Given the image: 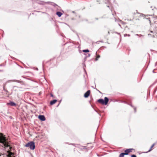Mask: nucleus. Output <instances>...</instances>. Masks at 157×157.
I'll return each mask as SVG.
<instances>
[{
    "label": "nucleus",
    "mask_w": 157,
    "mask_h": 157,
    "mask_svg": "<svg viewBox=\"0 0 157 157\" xmlns=\"http://www.w3.org/2000/svg\"><path fill=\"white\" fill-rule=\"evenodd\" d=\"M39 118L41 121H44L45 120V118L44 115H39L38 117Z\"/></svg>",
    "instance_id": "obj_7"
},
{
    "label": "nucleus",
    "mask_w": 157,
    "mask_h": 157,
    "mask_svg": "<svg viewBox=\"0 0 157 157\" xmlns=\"http://www.w3.org/2000/svg\"><path fill=\"white\" fill-rule=\"evenodd\" d=\"M8 157H15L13 156L14 154L12 152H11L10 151H8Z\"/></svg>",
    "instance_id": "obj_8"
},
{
    "label": "nucleus",
    "mask_w": 157,
    "mask_h": 157,
    "mask_svg": "<svg viewBox=\"0 0 157 157\" xmlns=\"http://www.w3.org/2000/svg\"><path fill=\"white\" fill-rule=\"evenodd\" d=\"M57 101L56 100H53L51 101L50 102L51 105H53L55 104Z\"/></svg>",
    "instance_id": "obj_10"
},
{
    "label": "nucleus",
    "mask_w": 157,
    "mask_h": 157,
    "mask_svg": "<svg viewBox=\"0 0 157 157\" xmlns=\"http://www.w3.org/2000/svg\"><path fill=\"white\" fill-rule=\"evenodd\" d=\"M90 90H88L85 94L84 95V96L85 98H87L89 96L90 94Z\"/></svg>",
    "instance_id": "obj_6"
},
{
    "label": "nucleus",
    "mask_w": 157,
    "mask_h": 157,
    "mask_svg": "<svg viewBox=\"0 0 157 157\" xmlns=\"http://www.w3.org/2000/svg\"><path fill=\"white\" fill-rule=\"evenodd\" d=\"M119 25L122 29H125L127 27V23L122 21H121L120 22Z\"/></svg>",
    "instance_id": "obj_4"
},
{
    "label": "nucleus",
    "mask_w": 157,
    "mask_h": 157,
    "mask_svg": "<svg viewBox=\"0 0 157 157\" xmlns=\"http://www.w3.org/2000/svg\"><path fill=\"white\" fill-rule=\"evenodd\" d=\"M25 146L26 147H29L31 149L33 150L35 148V144L33 142H30L28 143Z\"/></svg>",
    "instance_id": "obj_3"
},
{
    "label": "nucleus",
    "mask_w": 157,
    "mask_h": 157,
    "mask_svg": "<svg viewBox=\"0 0 157 157\" xmlns=\"http://www.w3.org/2000/svg\"><path fill=\"white\" fill-rule=\"evenodd\" d=\"M96 57L95 59V60L96 61L98 60V59L100 57V56L99 55H97V54H96Z\"/></svg>",
    "instance_id": "obj_13"
},
{
    "label": "nucleus",
    "mask_w": 157,
    "mask_h": 157,
    "mask_svg": "<svg viewBox=\"0 0 157 157\" xmlns=\"http://www.w3.org/2000/svg\"><path fill=\"white\" fill-rule=\"evenodd\" d=\"M109 100L108 98L105 97L104 98V100L103 99H100L98 100V101L102 105H106L108 104Z\"/></svg>",
    "instance_id": "obj_2"
},
{
    "label": "nucleus",
    "mask_w": 157,
    "mask_h": 157,
    "mask_svg": "<svg viewBox=\"0 0 157 157\" xmlns=\"http://www.w3.org/2000/svg\"><path fill=\"white\" fill-rule=\"evenodd\" d=\"M83 148L84 149H85V148L84 147H83Z\"/></svg>",
    "instance_id": "obj_20"
},
{
    "label": "nucleus",
    "mask_w": 157,
    "mask_h": 157,
    "mask_svg": "<svg viewBox=\"0 0 157 157\" xmlns=\"http://www.w3.org/2000/svg\"><path fill=\"white\" fill-rule=\"evenodd\" d=\"M155 145V144H153L151 146L150 148V149L149 150V151L147 152H147H150V151H151L152 150V149H153V147H154V145Z\"/></svg>",
    "instance_id": "obj_12"
},
{
    "label": "nucleus",
    "mask_w": 157,
    "mask_h": 157,
    "mask_svg": "<svg viewBox=\"0 0 157 157\" xmlns=\"http://www.w3.org/2000/svg\"><path fill=\"white\" fill-rule=\"evenodd\" d=\"M134 150L133 148L127 149L124 151L125 153H124V154L125 155H127L129 153L132 152L133 150Z\"/></svg>",
    "instance_id": "obj_5"
},
{
    "label": "nucleus",
    "mask_w": 157,
    "mask_h": 157,
    "mask_svg": "<svg viewBox=\"0 0 157 157\" xmlns=\"http://www.w3.org/2000/svg\"><path fill=\"white\" fill-rule=\"evenodd\" d=\"M124 36H127V34H124Z\"/></svg>",
    "instance_id": "obj_17"
},
{
    "label": "nucleus",
    "mask_w": 157,
    "mask_h": 157,
    "mask_svg": "<svg viewBox=\"0 0 157 157\" xmlns=\"http://www.w3.org/2000/svg\"><path fill=\"white\" fill-rule=\"evenodd\" d=\"M8 105H10L11 106H15L16 104L13 102L10 101V103L7 104Z\"/></svg>",
    "instance_id": "obj_9"
},
{
    "label": "nucleus",
    "mask_w": 157,
    "mask_h": 157,
    "mask_svg": "<svg viewBox=\"0 0 157 157\" xmlns=\"http://www.w3.org/2000/svg\"><path fill=\"white\" fill-rule=\"evenodd\" d=\"M127 36H130V35L129 34L127 35Z\"/></svg>",
    "instance_id": "obj_19"
},
{
    "label": "nucleus",
    "mask_w": 157,
    "mask_h": 157,
    "mask_svg": "<svg viewBox=\"0 0 157 157\" xmlns=\"http://www.w3.org/2000/svg\"><path fill=\"white\" fill-rule=\"evenodd\" d=\"M56 14L59 17H60L63 14L61 12L59 11L57 12Z\"/></svg>",
    "instance_id": "obj_11"
},
{
    "label": "nucleus",
    "mask_w": 157,
    "mask_h": 157,
    "mask_svg": "<svg viewBox=\"0 0 157 157\" xmlns=\"http://www.w3.org/2000/svg\"><path fill=\"white\" fill-rule=\"evenodd\" d=\"M51 96H53V95H51Z\"/></svg>",
    "instance_id": "obj_21"
},
{
    "label": "nucleus",
    "mask_w": 157,
    "mask_h": 157,
    "mask_svg": "<svg viewBox=\"0 0 157 157\" xmlns=\"http://www.w3.org/2000/svg\"><path fill=\"white\" fill-rule=\"evenodd\" d=\"M125 154H124V153H121L119 155V157H124V156Z\"/></svg>",
    "instance_id": "obj_14"
},
{
    "label": "nucleus",
    "mask_w": 157,
    "mask_h": 157,
    "mask_svg": "<svg viewBox=\"0 0 157 157\" xmlns=\"http://www.w3.org/2000/svg\"><path fill=\"white\" fill-rule=\"evenodd\" d=\"M3 155L2 153H0V157H1Z\"/></svg>",
    "instance_id": "obj_18"
},
{
    "label": "nucleus",
    "mask_w": 157,
    "mask_h": 157,
    "mask_svg": "<svg viewBox=\"0 0 157 157\" xmlns=\"http://www.w3.org/2000/svg\"><path fill=\"white\" fill-rule=\"evenodd\" d=\"M131 156V157H136V156L134 155H132Z\"/></svg>",
    "instance_id": "obj_16"
},
{
    "label": "nucleus",
    "mask_w": 157,
    "mask_h": 157,
    "mask_svg": "<svg viewBox=\"0 0 157 157\" xmlns=\"http://www.w3.org/2000/svg\"><path fill=\"white\" fill-rule=\"evenodd\" d=\"M83 52H89V51L88 49H86V50H83L82 51Z\"/></svg>",
    "instance_id": "obj_15"
},
{
    "label": "nucleus",
    "mask_w": 157,
    "mask_h": 157,
    "mask_svg": "<svg viewBox=\"0 0 157 157\" xmlns=\"http://www.w3.org/2000/svg\"><path fill=\"white\" fill-rule=\"evenodd\" d=\"M0 143H2L6 147H9L10 150H11L12 147L10 146V143L6 140V137L2 133H0Z\"/></svg>",
    "instance_id": "obj_1"
}]
</instances>
